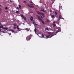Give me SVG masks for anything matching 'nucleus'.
Instances as JSON below:
<instances>
[{"label":"nucleus","instance_id":"f257e3e1","mask_svg":"<svg viewBox=\"0 0 74 74\" xmlns=\"http://www.w3.org/2000/svg\"><path fill=\"white\" fill-rule=\"evenodd\" d=\"M32 34H30L29 36H27L26 38L27 41H29V40L30 39H31L32 38Z\"/></svg>","mask_w":74,"mask_h":74},{"label":"nucleus","instance_id":"f03ea898","mask_svg":"<svg viewBox=\"0 0 74 74\" xmlns=\"http://www.w3.org/2000/svg\"><path fill=\"white\" fill-rule=\"evenodd\" d=\"M37 17H38V19H39V20H40V21H41V22H42V23H43V24H44V21H42V19H41V17H40V16L38 15Z\"/></svg>","mask_w":74,"mask_h":74},{"label":"nucleus","instance_id":"7ed1b4c3","mask_svg":"<svg viewBox=\"0 0 74 74\" xmlns=\"http://www.w3.org/2000/svg\"><path fill=\"white\" fill-rule=\"evenodd\" d=\"M56 34H55L53 35H51V36H50V35L46 36V37L47 38H51L52 37H53V36H55V35H56Z\"/></svg>","mask_w":74,"mask_h":74},{"label":"nucleus","instance_id":"20e7f679","mask_svg":"<svg viewBox=\"0 0 74 74\" xmlns=\"http://www.w3.org/2000/svg\"><path fill=\"white\" fill-rule=\"evenodd\" d=\"M21 17H22V18H23L24 20H26V17H24V16L22 14H21Z\"/></svg>","mask_w":74,"mask_h":74},{"label":"nucleus","instance_id":"39448f33","mask_svg":"<svg viewBox=\"0 0 74 74\" xmlns=\"http://www.w3.org/2000/svg\"><path fill=\"white\" fill-rule=\"evenodd\" d=\"M31 18H30V20L31 21H32V22H33L34 21V20H33V17L32 16H31Z\"/></svg>","mask_w":74,"mask_h":74},{"label":"nucleus","instance_id":"423d86ee","mask_svg":"<svg viewBox=\"0 0 74 74\" xmlns=\"http://www.w3.org/2000/svg\"><path fill=\"white\" fill-rule=\"evenodd\" d=\"M59 19H64V18H63L61 15L59 16Z\"/></svg>","mask_w":74,"mask_h":74},{"label":"nucleus","instance_id":"0eeeda50","mask_svg":"<svg viewBox=\"0 0 74 74\" xmlns=\"http://www.w3.org/2000/svg\"><path fill=\"white\" fill-rule=\"evenodd\" d=\"M28 7H29L30 8H33L34 7V6H31V5H30L29 4L28 5Z\"/></svg>","mask_w":74,"mask_h":74},{"label":"nucleus","instance_id":"6e6552de","mask_svg":"<svg viewBox=\"0 0 74 74\" xmlns=\"http://www.w3.org/2000/svg\"><path fill=\"white\" fill-rule=\"evenodd\" d=\"M9 31L10 32H12V33H14V30L11 29H9Z\"/></svg>","mask_w":74,"mask_h":74},{"label":"nucleus","instance_id":"1a4fd4ad","mask_svg":"<svg viewBox=\"0 0 74 74\" xmlns=\"http://www.w3.org/2000/svg\"><path fill=\"white\" fill-rule=\"evenodd\" d=\"M3 30H8V28L3 27Z\"/></svg>","mask_w":74,"mask_h":74},{"label":"nucleus","instance_id":"9d476101","mask_svg":"<svg viewBox=\"0 0 74 74\" xmlns=\"http://www.w3.org/2000/svg\"><path fill=\"white\" fill-rule=\"evenodd\" d=\"M44 9H43L42 10H41V11H43V12H47V10H46L45 11H44Z\"/></svg>","mask_w":74,"mask_h":74},{"label":"nucleus","instance_id":"9b49d317","mask_svg":"<svg viewBox=\"0 0 74 74\" xmlns=\"http://www.w3.org/2000/svg\"><path fill=\"white\" fill-rule=\"evenodd\" d=\"M37 13L38 14H40V15H41V14L42 13L38 12V11H37Z\"/></svg>","mask_w":74,"mask_h":74},{"label":"nucleus","instance_id":"f8f14e48","mask_svg":"<svg viewBox=\"0 0 74 74\" xmlns=\"http://www.w3.org/2000/svg\"><path fill=\"white\" fill-rule=\"evenodd\" d=\"M1 12H2V9L1 8H0V14H1Z\"/></svg>","mask_w":74,"mask_h":74},{"label":"nucleus","instance_id":"ddd939ff","mask_svg":"<svg viewBox=\"0 0 74 74\" xmlns=\"http://www.w3.org/2000/svg\"><path fill=\"white\" fill-rule=\"evenodd\" d=\"M0 28L1 29H3V25H0Z\"/></svg>","mask_w":74,"mask_h":74},{"label":"nucleus","instance_id":"4468645a","mask_svg":"<svg viewBox=\"0 0 74 74\" xmlns=\"http://www.w3.org/2000/svg\"><path fill=\"white\" fill-rule=\"evenodd\" d=\"M49 28L48 27L45 28V30L47 31V30H49Z\"/></svg>","mask_w":74,"mask_h":74},{"label":"nucleus","instance_id":"2eb2a0df","mask_svg":"<svg viewBox=\"0 0 74 74\" xmlns=\"http://www.w3.org/2000/svg\"><path fill=\"white\" fill-rule=\"evenodd\" d=\"M34 31L36 34V33H37V29H36V28H35Z\"/></svg>","mask_w":74,"mask_h":74},{"label":"nucleus","instance_id":"dca6fc26","mask_svg":"<svg viewBox=\"0 0 74 74\" xmlns=\"http://www.w3.org/2000/svg\"><path fill=\"white\" fill-rule=\"evenodd\" d=\"M51 18H55V15H51Z\"/></svg>","mask_w":74,"mask_h":74},{"label":"nucleus","instance_id":"f3484780","mask_svg":"<svg viewBox=\"0 0 74 74\" xmlns=\"http://www.w3.org/2000/svg\"><path fill=\"white\" fill-rule=\"evenodd\" d=\"M25 30H26L27 32H29V29L27 28H26Z\"/></svg>","mask_w":74,"mask_h":74},{"label":"nucleus","instance_id":"a211bd4d","mask_svg":"<svg viewBox=\"0 0 74 74\" xmlns=\"http://www.w3.org/2000/svg\"><path fill=\"white\" fill-rule=\"evenodd\" d=\"M41 15H42L43 17H44V16H44V13H42L41 14Z\"/></svg>","mask_w":74,"mask_h":74},{"label":"nucleus","instance_id":"6ab92c4d","mask_svg":"<svg viewBox=\"0 0 74 74\" xmlns=\"http://www.w3.org/2000/svg\"><path fill=\"white\" fill-rule=\"evenodd\" d=\"M46 21L47 22H50V21L48 19H47Z\"/></svg>","mask_w":74,"mask_h":74},{"label":"nucleus","instance_id":"aec40b11","mask_svg":"<svg viewBox=\"0 0 74 74\" xmlns=\"http://www.w3.org/2000/svg\"><path fill=\"white\" fill-rule=\"evenodd\" d=\"M18 7H19V8H20V9H21V6L20 5H18Z\"/></svg>","mask_w":74,"mask_h":74},{"label":"nucleus","instance_id":"412c9836","mask_svg":"<svg viewBox=\"0 0 74 74\" xmlns=\"http://www.w3.org/2000/svg\"><path fill=\"white\" fill-rule=\"evenodd\" d=\"M16 27L17 28V29H18V30H19V28L18 27V26H17Z\"/></svg>","mask_w":74,"mask_h":74},{"label":"nucleus","instance_id":"4be33fe9","mask_svg":"<svg viewBox=\"0 0 74 74\" xmlns=\"http://www.w3.org/2000/svg\"><path fill=\"white\" fill-rule=\"evenodd\" d=\"M53 27H55V26H56V24H53Z\"/></svg>","mask_w":74,"mask_h":74},{"label":"nucleus","instance_id":"5701e85b","mask_svg":"<svg viewBox=\"0 0 74 74\" xmlns=\"http://www.w3.org/2000/svg\"><path fill=\"white\" fill-rule=\"evenodd\" d=\"M42 36L43 38H44V35L43 34H42Z\"/></svg>","mask_w":74,"mask_h":74},{"label":"nucleus","instance_id":"b1692460","mask_svg":"<svg viewBox=\"0 0 74 74\" xmlns=\"http://www.w3.org/2000/svg\"><path fill=\"white\" fill-rule=\"evenodd\" d=\"M18 12H19V11H16V14H18Z\"/></svg>","mask_w":74,"mask_h":74},{"label":"nucleus","instance_id":"393cba45","mask_svg":"<svg viewBox=\"0 0 74 74\" xmlns=\"http://www.w3.org/2000/svg\"><path fill=\"white\" fill-rule=\"evenodd\" d=\"M55 15H58V13L56 12H55Z\"/></svg>","mask_w":74,"mask_h":74},{"label":"nucleus","instance_id":"a878e982","mask_svg":"<svg viewBox=\"0 0 74 74\" xmlns=\"http://www.w3.org/2000/svg\"><path fill=\"white\" fill-rule=\"evenodd\" d=\"M13 26H16V24H14L13 25Z\"/></svg>","mask_w":74,"mask_h":74},{"label":"nucleus","instance_id":"bb28decb","mask_svg":"<svg viewBox=\"0 0 74 74\" xmlns=\"http://www.w3.org/2000/svg\"><path fill=\"white\" fill-rule=\"evenodd\" d=\"M30 3H33V2H32V1H30Z\"/></svg>","mask_w":74,"mask_h":74},{"label":"nucleus","instance_id":"cd10ccee","mask_svg":"<svg viewBox=\"0 0 74 74\" xmlns=\"http://www.w3.org/2000/svg\"><path fill=\"white\" fill-rule=\"evenodd\" d=\"M2 32L3 33H5V32H4V31H2Z\"/></svg>","mask_w":74,"mask_h":74},{"label":"nucleus","instance_id":"c85d7f7f","mask_svg":"<svg viewBox=\"0 0 74 74\" xmlns=\"http://www.w3.org/2000/svg\"><path fill=\"white\" fill-rule=\"evenodd\" d=\"M23 3H26V2L25 1H24Z\"/></svg>","mask_w":74,"mask_h":74},{"label":"nucleus","instance_id":"c756f323","mask_svg":"<svg viewBox=\"0 0 74 74\" xmlns=\"http://www.w3.org/2000/svg\"><path fill=\"white\" fill-rule=\"evenodd\" d=\"M5 9L6 10H7V9H8V8L7 7H6L5 8Z\"/></svg>","mask_w":74,"mask_h":74},{"label":"nucleus","instance_id":"7c9ffc66","mask_svg":"<svg viewBox=\"0 0 74 74\" xmlns=\"http://www.w3.org/2000/svg\"><path fill=\"white\" fill-rule=\"evenodd\" d=\"M14 29H16V27H13Z\"/></svg>","mask_w":74,"mask_h":74},{"label":"nucleus","instance_id":"2f4dec72","mask_svg":"<svg viewBox=\"0 0 74 74\" xmlns=\"http://www.w3.org/2000/svg\"><path fill=\"white\" fill-rule=\"evenodd\" d=\"M17 10H19V7H17Z\"/></svg>","mask_w":74,"mask_h":74},{"label":"nucleus","instance_id":"473e14b6","mask_svg":"<svg viewBox=\"0 0 74 74\" xmlns=\"http://www.w3.org/2000/svg\"><path fill=\"white\" fill-rule=\"evenodd\" d=\"M53 23L54 24H55L56 23L55 22V21L53 22Z\"/></svg>","mask_w":74,"mask_h":74},{"label":"nucleus","instance_id":"72a5a7b5","mask_svg":"<svg viewBox=\"0 0 74 74\" xmlns=\"http://www.w3.org/2000/svg\"><path fill=\"white\" fill-rule=\"evenodd\" d=\"M58 32H59V31H57L56 32V33H58Z\"/></svg>","mask_w":74,"mask_h":74},{"label":"nucleus","instance_id":"f704fd0d","mask_svg":"<svg viewBox=\"0 0 74 74\" xmlns=\"http://www.w3.org/2000/svg\"><path fill=\"white\" fill-rule=\"evenodd\" d=\"M35 25H36V26H37L38 25L37 24H35Z\"/></svg>","mask_w":74,"mask_h":74},{"label":"nucleus","instance_id":"c9c22d12","mask_svg":"<svg viewBox=\"0 0 74 74\" xmlns=\"http://www.w3.org/2000/svg\"><path fill=\"white\" fill-rule=\"evenodd\" d=\"M10 2H11H11H12V1L10 0Z\"/></svg>","mask_w":74,"mask_h":74},{"label":"nucleus","instance_id":"e433bc0d","mask_svg":"<svg viewBox=\"0 0 74 74\" xmlns=\"http://www.w3.org/2000/svg\"><path fill=\"white\" fill-rule=\"evenodd\" d=\"M41 18H42V16H41Z\"/></svg>","mask_w":74,"mask_h":74},{"label":"nucleus","instance_id":"4c0bfd02","mask_svg":"<svg viewBox=\"0 0 74 74\" xmlns=\"http://www.w3.org/2000/svg\"><path fill=\"white\" fill-rule=\"evenodd\" d=\"M11 34H9V36H10V35H11Z\"/></svg>","mask_w":74,"mask_h":74},{"label":"nucleus","instance_id":"58836bf2","mask_svg":"<svg viewBox=\"0 0 74 74\" xmlns=\"http://www.w3.org/2000/svg\"><path fill=\"white\" fill-rule=\"evenodd\" d=\"M31 5H33V4H31Z\"/></svg>","mask_w":74,"mask_h":74},{"label":"nucleus","instance_id":"ea45409f","mask_svg":"<svg viewBox=\"0 0 74 74\" xmlns=\"http://www.w3.org/2000/svg\"><path fill=\"white\" fill-rule=\"evenodd\" d=\"M8 12V11H6V12Z\"/></svg>","mask_w":74,"mask_h":74},{"label":"nucleus","instance_id":"a19ab883","mask_svg":"<svg viewBox=\"0 0 74 74\" xmlns=\"http://www.w3.org/2000/svg\"><path fill=\"white\" fill-rule=\"evenodd\" d=\"M0 7H1V5L0 4Z\"/></svg>","mask_w":74,"mask_h":74},{"label":"nucleus","instance_id":"79ce46f5","mask_svg":"<svg viewBox=\"0 0 74 74\" xmlns=\"http://www.w3.org/2000/svg\"><path fill=\"white\" fill-rule=\"evenodd\" d=\"M1 32V29H0V32Z\"/></svg>","mask_w":74,"mask_h":74},{"label":"nucleus","instance_id":"37998d69","mask_svg":"<svg viewBox=\"0 0 74 74\" xmlns=\"http://www.w3.org/2000/svg\"><path fill=\"white\" fill-rule=\"evenodd\" d=\"M0 24H1V23H0Z\"/></svg>","mask_w":74,"mask_h":74},{"label":"nucleus","instance_id":"c03bdc74","mask_svg":"<svg viewBox=\"0 0 74 74\" xmlns=\"http://www.w3.org/2000/svg\"><path fill=\"white\" fill-rule=\"evenodd\" d=\"M30 32H32V31H30Z\"/></svg>","mask_w":74,"mask_h":74}]
</instances>
